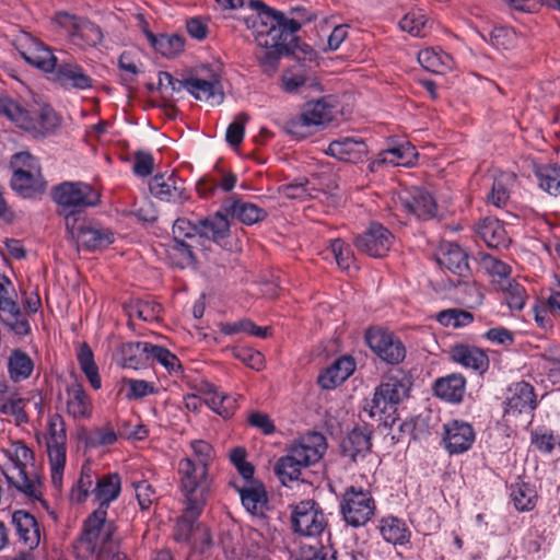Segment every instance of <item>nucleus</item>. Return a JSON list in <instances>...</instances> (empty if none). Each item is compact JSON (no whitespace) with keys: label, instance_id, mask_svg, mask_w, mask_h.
<instances>
[{"label":"nucleus","instance_id":"f257e3e1","mask_svg":"<svg viewBox=\"0 0 560 560\" xmlns=\"http://www.w3.org/2000/svg\"><path fill=\"white\" fill-rule=\"evenodd\" d=\"M248 8L255 13L244 18V23L248 30L253 31L257 45H267L271 38L288 39L292 33L300 31L298 22L289 20L283 12L267 5L261 0H249Z\"/></svg>","mask_w":560,"mask_h":560},{"label":"nucleus","instance_id":"f03ea898","mask_svg":"<svg viewBox=\"0 0 560 560\" xmlns=\"http://www.w3.org/2000/svg\"><path fill=\"white\" fill-rule=\"evenodd\" d=\"M0 115L34 137H46L55 132L60 125L58 114L51 106L28 108L7 96L0 97Z\"/></svg>","mask_w":560,"mask_h":560},{"label":"nucleus","instance_id":"7ed1b4c3","mask_svg":"<svg viewBox=\"0 0 560 560\" xmlns=\"http://www.w3.org/2000/svg\"><path fill=\"white\" fill-rule=\"evenodd\" d=\"M411 386V378L402 372L384 377L375 388L370 416H382L388 412L384 418V425L393 428L399 420L396 416L397 406L409 398Z\"/></svg>","mask_w":560,"mask_h":560},{"label":"nucleus","instance_id":"20e7f679","mask_svg":"<svg viewBox=\"0 0 560 560\" xmlns=\"http://www.w3.org/2000/svg\"><path fill=\"white\" fill-rule=\"evenodd\" d=\"M51 198L58 206V214L67 218L82 219L86 209L101 202V194L90 184L83 182H63L51 190Z\"/></svg>","mask_w":560,"mask_h":560},{"label":"nucleus","instance_id":"39448f33","mask_svg":"<svg viewBox=\"0 0 560 560\" xmlns=\"http://www.w3.org/2000/svg\"><path fill=\"white\" fill-rule=\"evenodd\" d=\"M339 509L346 524L358 528L366 525L374 516L376 503L371 491L350 486L341 495Z\"/></svg>","mask_w":560,"mask_h":560},{"label":"nucleus","instance_id":"423d86ee","mask_svg":"<svg viewBox=\"0 0 560 560\" xmlns=\"http://www.w3.org/2000/svg\"><path fill=\"white\" fill-rule=\"evenodd\" d=\"M121 491V480L117 472L106 474L96 478V485L92 490L96 500L100 502L98 508L93 511L86 518V528L84 538L89 542L94 537L97 526L107 517L109 504L115 501Z\"/></svg>","mask_w":560,"mask_h":560},{"label":"nucleus","instance_id":"0eeeda50","mask_svg":"<svg viewBox=\"0 0 560 560\" xmlns=\"http://www.w3.org/2000/svg\"><path fill=\"white\" fill-rule=\"evenodd\" d=\"M332 120V107L325 98L307 102L301 114L289 119L284 129L288 133L304 139L314 130Z\"/></svg>","mask_w":560,"mask_h":560},{"label":"nucleus","instance_id":"6e6552de","mask_svg":"<svg viewBox=\"0 0 560 560\" xmlns=\"http://www.w3.org/2000/svg\"><path fill=\"white\" fill-rule=\"evenodd\" d=\"M66 230L72 240H75L89 252L104 249L115 240L114 233L109 229L102 228L100 223L89 219L88 215L82 219L67 218Z\"/></svg>","mask_w":560,"mask_h":560},{"label":"nucleus","instance_id":"1a4fd4ad","mask_svg":"<svg viewBox=\"0 0 560 560\" xmlns=\"http://www.w3.org/2000/svg\"><path fill=\"white\" fill-rule=\"evenodd\" d=\"M178 474L185 501L207 503L211 489L208 468L186 457L178 463Z\"/></svg>","mask_w":560,"mask_h":560},{"label":"nucleus","instance_id":"9d476101","mask_svg":"<svg viewBox=\"0 0 560 560\" xmlns=\"http://www.w3.org/2000/svg\"><path fill=\"white\" fill-rule=\"evenodd\" d=\"M438 262L453 275L464 279V281H458V284L465 285L469 292L475 293V303L481 304L483 300L481 288L476 282L466 281L471 276L469 256L458 244L447 243L443 245Z\"/></svg>","mask_w":560,"mask_h":560},{"label":"nucleus","instance_id":"9b49d317","mask_svg":"<svg viewBox=\"0 0 560 560\" xmlns=\"http://www.w3.org/2000/svg\"><path fill=\"white\" fill-rule=\"evenodd\" d=\"M293 532L300 536L314 537L320 535L328 522L319 504L314 500L299 502L291 514Z\"/></svg>","mask_w":560,"mask_h":560},{"label":"nucleus","instance_id":"f8f14e48","mask_svg":"<svg viewBox=\"0 0 560 560\" xmlns=\"http://www.w3.org/2000/svg\"><path fill=\"white\" fill-rule=\"evenodd\" d=\"M365 341L370 349L384 362L397 365L406 358L404 342L392 331L376 327L365 332Z\"/></svg>","mask_w":560,"mask_h":560},{"label":"nucleus","instance_id":"ddd939ff","mask_svg":"<svg viewBox=\"0 0 560 560\" xmlns=\"http://www.w3.org/2000/svg\"><path fill=\"white\" fill-rule=\"evenodd\" d=\"M172 234V249L177 253L187 265H197L198 259L194 249L201 248L197 220L191 221L187 218H177L173 223Z\"/></svg>","mask_w":560,"mask_h":560},{"label":"nucleus","instance_id":"4468645a","mask_svg":"<svg viewBox=\"0 0 560 560\" xmlns=\"http://www.w3.org/2000/svg\"><path fill=\"white\" fill-rule=\"evenodd\" d=\"M13 467L5 472L10 486L24 493L28 498L37 499V490L34 480L26 474V465L33 460V452L22 441L12 444Z\"/></svg>","mask_w":560,"mask_h":560},{"label":"nucleus","instance_id":"2eb2a0df","mask_svg":"<svg viewBox=\"0 0 560 560\" xmlns=\"http://www.w3.org/2000/svg\"><path fill=\"white\" fill-rule=\"evenodd\" d=\"M393 233L378 222L370 223L369 228L358 234L353 244L355 248L370 257H384L393 245Z\"/></svg>","mask_w":560,"mask_h":560},{"label":"nucleus","instance_id":"dca6fc26","mask_svg":"<svg viewBox=\"0 0 560 560\" xmlns=\"http://www.w3.org/2000/svg\"><path fill=\"white\" fill-rule=\"evenodd\" d=\"M54 21L62 27L73 39H81L88 46H96L103 40V33L98 25L85 18L59 11L55 14Z\"/></svg>","mask_w":560,"mask_h":560},{"label":"nucleus","instance_id":"f3484780","mask_svg":"<svg viewBox=\"0 0 560 560\" xmlns=\"http://www.w3.org/2000/svg\"><path fill=\"white\" fill-rule=\"evenodd\" d=\"M49 80L65 90L84 91L93 88L94 80L73 59H58Z\"/></svg>","mask_w":560,"mask_h":560},{"label":"nucleus","instance_id":"a211bd4d","mask_svg":"<svg viewBox=\"0 0 560 560\" xmlns=\"http://www.w3.org/2000/svg\"><path fill=\"white\" fill-rule=\"evenodd\" d=\"M476 440L472 425L463 420H451L443 425L442 442L450 455H458L471 448Z\"/></svg>","mask_w":560,"mask_h":560},{"label":"nucleus","instance_id":"6ab92c4d","mask_svg":"<svg viewBox=\"0 0 560 560\" xmlns=\"http://www.w3.org/2000/svg\"><path fill=\"white\" fill-rule=\"evenodd\" d=\"M402 209L419 220H430L436 215L438 205L433 196L422 187H412L399 195Z\"/></svg>","mask_w":560,"mask_h":560},{"label":"nucleus","instance_id":"aec40b11","mask_svg":"<svg viewBox=\"0 0 560 560\" xmlns=\"http://www.w3.org/2000/svg\"><path fill=\"white\" fill-rule=\"evenodd\" d=\"M373 431L369 425L354 427L340 443V453L351 464H357L372 452Z\"/></svg>","mask_w":560,"mask_h":560},{"label":"nucleus","instance_id":"412c9836","mask_svg":"<svg viewBox=\"0 0 560 560\" xmlns=\"http://www.w3.org/2000/svg\"><path fill=\"white\" fill-rule=\"evenodd\" d=\"M504 415L517 416L532 412L537 407L536 393L533 385L525 381L511 384L506 390Z\"/></svg>","mask_w":560,"mask_h":560},{"label":"nucleus","instance_id":"4be33fe9","mask_svg":"<svg viewBox=\"0 0 560 560\" xmlns=\"http://www.w3.org/2000/svg\"><path fill=\"white\" fill-rule=\"evenodd\" d=\"M327 450V441L319 432H308L299 442L292 444L289 452L301 462L304 467L317 463Z\"/></svg>","mask_w":560,"mask_h":560},{"label":"nucleus","instance_id":"5701e85b","mask_svg":"<svg viewBox=\"0 0 560 560\" xmlns=\"http://www.w3.org/2000/svg\"><path fill=\"white\" fill-rule=\"evenodd\" d=\"M325 153L345 163L363 162L369 153V147L362 138L342 137L331 141Z\"/></svg>","mask_w":560,"mask_h":560},{"label":"nucleus","instance_id":"b1692460","mask_svg":"<svg viewBox=\"0 0 560 560\" xmlns=\"http://www.w3.org/2000/svg\"><path fill=\"white\" fill-rule=\"evenodd\" d=\"M228 217L229 215L222 207L221 210L197 220L201 248L205 246L206 241L220 244L223 240L230 236L231 224Z\"/></svg>","mask_w":560,"mask_h":560},{"label":"nucleus","instance_id":"393cba45","mask_svg":"<svg viewBox=\"0 0 560 560\" xmlns=\"http://www.w3.org/2000/svg\"><path fill=\"white\" fill-rule=\"evenodd\" d=\"M183 185L184 182L173 172L168 175H154L150 180L149 188L150 192L162 201L184 202L189 199V195Z\"/></svg>","mask_w":560,"mask_h":560},{"label":"nucleus","instance_id":"a878e982","mask_svg":"<svg viewBox=\"0 0 560 560\" xmlns=\"http://www.w3.org/2000/svg\"><path fill=\"white\" fill-rule=\"evenodd\" d=\"M86 528V520L83 523V527L80 536L73 544V547L82 551L84 556H91L94 553H101L106 549H110V542L113 539V534L116 529L113 522H107L106 518L102 522V525L97 526L94 532V537H91V541L89 542L84 538Z\"/></svg>","mask_w":560,"mask_h":560},{"label":"nucleus","instance_id":"bb28decb","mask_svg":"<svg viewBox=\"0 0 560 560\" xmlns=\"http://www.w3.org/2000/svg\"><path fill=\"white\" fill-rule=\"evenodd\" d=\"M264 48L260 52L256 54L258 65L261 71L267 77H272L278 68L282 57H290L294 52L292 46L288 45V39L271 38L267 45H258Z\"/></svg>","mask_w":560,"mask_h":560},{"label":"nucleus","instance_id":"cd10ccee","mask_svg":"<svg viewBox=\"0 0 560 560\" xmlns=\"http://www.w3.org/2000/svg\"><path fill=\"white\" fill-rule=\"evenodd\" d=\"M231 485L235 488L241 497L242 504L250 514L258 517H266V510L268 505L267 491L259 480H252L249 485L237 486L234 482Z\"/></svg>","mask_w":560,"mask_h":560},{"label":"nucleus","instance_id":"c85d7f7f","mask_svg":"<svg viewBox=\"0 0 560 560\" xmlns=\"http://www.w3.org/2000/svg\"><path fill=\"white\" fill-rule=\"evenodd\" d=\"M11 188L23 198H34L45 192L47 183L45 182L40 171H13Z\"/></svg>","mask_w":560,"mask_h":560},{"label":"nucleus","instance_id":"c756f323","mask_svg":"<svg viewBox=\"0 0 560 560\" xmlns=\"http://www.w3.org/2000/svg\"><path fill=\"white\" fill-rule=\"evenodd\" d=\"M316 73L312 66L296 63L283 71L281 75V88L285 93H298L303 86H318Z\"/></svg>","mask_w":560,"mask_h":560},{"label":"nucleus","instance_id":"7c9ffc66","mask_svg":"<svg viewBox=\"0 0 560 560\" xmlns=\"http://www.w3.org/2000/svg\"><path fill=\"white\" fill-rule=\"evenodd\" d=\"M432 390L442 400L459 404L466 393V378L460 373L439 377L433 382Z\"/></svg>","mask_w":560,"mask_h":560},{"label":"nucleus","instance_id":"2f4dec72","mask_svg":"<svg viewBox=\"0 0 560 560\" xmlns=\"http://www.w3.org/2000/svg\"><path fill=\"white\" fill-rule=\"evenodd\" d=\"M187 91L199 101L213 104H221L224 100V92L218 74L212 73L209 80L188 78Z\"/></svg>","mask_w":560,"mask_h":560},{"label":"nucleus","instance_id":"473e14b6","mask_svg":"<svg viewBox=\"0 0 560 560\" xmlns=\"http://www.w3.org/2000/svg\"><path fill=\"white\" fill-rule=\"evenodd\" d=\"M354 370L355 361L352 357H340L318 375L317 383L324 389H332L345 382Z\"/></svg>","mask_w":560,"mask_h":560},{"label":"nucleus","instance_id":"72a5a7b5","mask_svg":"<svg viewBox=\"0 0 560 560\" xmlns=\"http://www.w3.org/2000/svg\"><path fill=\"white\" fill-rule=\"evenodd\" d=\"M23 59L31 66L49 74L56 67L58 57L43 42L31 38L28 46L21 51Z\"/></svg>","mask_w":560,"mask_h":560},{"label":"nucleus","instance_id":"f704fd0d","mask_svg":"<svg viewBox=\"0 0 560 560\" xmlns=\"http://www.w3.org/2000/svg\"><path fill=\"white\" fill-rule=\"evenodd\" d=\"M223 210L228 215L237 219L246 225L261 222L268 217V212L265 209L241 199H228L223 203Z\"/></svg>","mask_w":560,"mask_h":560},{"label":"nucleus","instance_id":"c9c22d12","mask_svg":"<svg viewBox=\"0 0 560 560\" xmlns=\"http://www.w3.org/2000/svg\"><path fill=\"white\" fill-rule=\"evenodd\" d=\"M207 503L188 502L183 514L177 518L173 537L177 542H188L197 526V522Z\"/></svg>","mask_w":560,"mask_h":560},{"label":"nucleus","instance_id":"e433bc0d","mask_svg":"<svg viewBox=\"0 0 560 560\" xmlns=\"http://www.w3.org/2000/svg\"><path fill=\"white\" fill-rule=\"evenodd\" d=\"M451 359L468 369L483 373L489 368V358L486 352L468 345H455L451 349Z\"/></svg>","mask_w":560,"mask_h":560},{"label":"nucleus","instance_id":"4c0bfd02","mask_svg":"<svg viewBox=\"0 0 560 560\" xmlns=\"http://www.w3.org/2000/svg\"><path fill=\"white\" fill-rule=\"evenodd\" d=\"M12 523L15 526L19 539L30 549L39 545L40 533L36 518L24 510H18L12 514Z\"/></svg>","mask_w":560,"mask_h":560},{"label":"nucleus","instance_id":"58836bf2","mask_svg":"<svg viewBox=\"0 0 560 560\" xmlns=\"http://www.w3.org/2000/svg\"><path fill=\"white\" fill-rule=\"evenodd\" d=\"M510 497L518 512H528L535 509L538 492L535 485L521 478L510 486Z\"/></svg>","mask_w":560,"mask_h":560},{"label":"nucleus","instance_id":"ea45409f","mask_svg":"<svg viewBox=\"0 0 560 560\" xmlns=\"http://www.w3.org/2000/svg\"><path fill=\"white\" fill-rule=\"evenodd\" d=\"M69 396L67 400V411L74 419L90 418L92 413V404L81 383H73L67 387Z\"/></svg>","mask_w":560,"mask_h":560},{"label":"nucleus","instance_id":"a19ab883","mask_svg":"<svg viewBox=\"0 0 560 560\" xmlns=\"http://www.w3.org/2000/svg\"><path fill=\"white\" fill-rule=\"evenodd\" d=\"M150 342L129 341L119 348L121 364L124 368L139 369L149 365Z\"/></svg>","mask_w":560,"mask_h":560},{"label":"nucleus","instance_id":"79ce46f5","mask_svg":"<svg viewBox=\"0 0 560 560\" xmlns=\"http://www.w3.org/2000/svg\"><path fill=\"white\" fill-rule=\"evenodd\" d=\"M380 532L382 537L393 545H405L409 542L411 536L406 523L396 516L383 517Z\"/></svg>","mask_w":560,"mask_h":560},{"label":"nucleus","instance_id":"37998d69","mask_svg":"<svg viewBox=\"0 0 560 560\" xmlns=\"http://www.w3.org/2000/svg\"><path fill=\"white\" fill-rule=\"evenodd\" d=\"M478 233L488 247L505 246L508 236L503 224L498 219L485 218L479 222Z\"/></svg>","mask_w":560,"mask_h":560},{"label":"nucleus","instance_id":"c03bdc74","mask_svg":"<svg viewBox=\"0 0 560 560\" xmlns=\"http://www.w3.org/2000/svg\"><path fill=\"white\" fill-rule=\"evenodd\" d=\"M34 370L32 358L21 349H13L8 359V371L14 382L28 378Z\"/></svg>","mask_w":560,"mask_h":560},{"label":"nucleus","instance_id":"a18cd8bd","mask_svg":"<svg viewBox=\"0 0 560 560\" xmlns=\"http://www.w3.org/2000/svg\"><path fill=\"white\" fill-rule=\"evenodd\" d=\"M145 35L152 47L164 57L171 58L184 48L185 40L179 35H154L150 31H145Z\"/></svg>","mask_w":560,"mask_h":560},{"label":"nucleus","instance_id":"49530a36","mask_svg":"<svg viewBox=\"0 0 560 560\" xmlns=\"http://www.w3.org/2000/svg\"><path fill=\"white\" fill-rule=\"evenodd\" d=\"M78 362L91 386L94 389H100L102 387V381L98 368L94 361L93 351L86 342H83L80 347L78 352Z\"/></svg>","mask_w":560,"mask_h":560},{"label":"nucleus","instance_id":"de8ad7c7","mask_svg":"<svg viewBox=\"0 0 560 560\" xmlns=\"http://www.w3.org/2000/svg\"><path fill=\"white\" fill-rule=\"evenodd\" d=\"M303 467L301 462L289 452L277 460L273 470L281 483L288 486L289 482L300 478Z\"/></svg>","mask_w":560,"mask_h":560},{"label":"nucleus","instance_id":"09e8293b","mask_svg":"<svg viewBox=\"0 0 560 560\" xmlns=\"http://www.w3.org/2000/svg\"><path fill=\"white\" fill-rule=\"evenodd\" d=\"M535 175L541 189L551 196H560V167L557 164L538 166Z\"/></svg>","mask_w":560,"mask_h":560},{"label":"nucleus","instance_id":"8fccbe9b","mask_svg":"<svg viewBox=\"0 0 560 560\" xmlns=\"http://www.w3.org/2000/svg\"><path fill=\"white\" fill-rule=\"evenodd\" d=\"M418 60L427 70L440 73L451 68L452 58L443 51L427 48L419 52Z\"/></svg>","mask_w":560,"mask_h":560},{"label":"nucleus","instance_id":"3c124183","mask_svg":"<svg viewBox=\"0 0 560 560\" xmlns=\"http://www.w3.org/2000/svg\"><path fill=\"white\" fill-rule=\"evenodd\" d=\"M0 319L11 331L18 336H27L32 331L27 314L23 313L20 306L16 307V310H10L0 314Z\"/></svg>","mask_w":560,"mask_h":560},{"label":"nucleus","instance_id":"603ef678","mask_svg":"<svg viewBox=\"0 0 560 560\" xmlns=\"http://www.w3.org/2000/svg\"><path fill=\"white\" fill-rule=\"evenodd\" d=\"M84 444L90 448L113 445L117 441V434L114 429L106 424L105 427L93 428L82 436Z\"/></svg>","mask_w":560,"mask_h":560},{"label":"nucleus","instance_id":"864d4df0","mask_svg":"<svg viewBox=\"0 0 560 560\" xmlns=\"http://www.w3.org/2000/svg\"><path fill=\"white\" fill-rule=\"evenodd\" d=\"M153 361L159 362L171 374H178L182 372L180 361L174 353L162 346L151 343L149 348V364Z\"/></svg>","mask_w":560,"mask_h":560},{"label":"nucleus","instance_id":"5fc2aeb1","mask_svg":"<svg viewBox=\"0 0 560 560\" xmlns=\"http://www.w3.org/2000/svg\"><path fill=\"white\" fill-rule=\"evenodd\" d=\"M427 16L420 9H413L406 13L399 21L401 31L409 33L411 36H424V28L427 25Z\"/></svg>","mask_w":560,"mask_h":560},{"label":"nucleus","instance_id":"6e6d98bb","mask_svg":"<svg viewBox=\"0 0 560 560\" xmlns=\"http://www.w3.org/2000/svg\"><path fill=\"white\" fill-rule=\"evenodd\" d=\"M288 45L292 46L294 49V52L290 54V57L295 59L298 63H306L310 66L314 63L315 67L318 66L316 50L310 45L301 43L296 33H292V35L288 36Z\"/></svg>","mask_w":560,"mask_h":560},{"label":"nucleus","instance_id":"4d7b16f0","mask_svg":"<svg viewBox=\"0 0 560 560\" xmlns=\"http://www.w3.org/2000/svg\"><path fill=\"white\" fill-rule=\"evenodd\" d=\"M435 318L441 325L454 328L464 327L474 322V315L470 312L459 308L443 310L436 314Z\"/></svg>","mask_w":560,"mask_h":560},{"label":"nucleus","instance_id":"13d9d810","mask_svg":"<svg viewBox=\"0 0 560 560\" xmlns=\"http://www.w3.org/2000/svg\"><path fill=\"white\" fill-rule=\"evenodd\" d=\"M504 300L512 311H522L525 306L527 293L525 288L515 280H508L506 285L502 287Z\"/></svg>","mask_w":560,"mask_h":560},{"label":"nucleus","instance_id":"bf43d9fd","mask_svg":"<svg viewBox=\"0 0 560 560\" xmlns=\"http://www.w3.org/2000/svg\"><path fill=\"white\" fill-rule=\"evenodd\" d=\"M18 292L12 281L0 273V314L19 307Z\"/></svg>","mask_w":560,"mask_h":560},{"label":"nucleus","instance_id":"052dcab7","mask_svg":"<svg viewBox=\"0 0 560 560\" xmlns=\"http://www.w3.org/2000/svg\"><path fill=\"white\" fill-rule=\"evenodd\" d=\"M47 454L51 466L52 480L56 481L57 475L61 479V472L66 465V442L47 443Z\"/></svg>","mask_w":560,"mask_h":560},{"label":"nucleus","instance_id":"680f3d73","mask_svg":"<svg viewBox=\"0 0 560 560\" xmlns=\"http://www.w3.org/2000/svg\"><path fill=\"white\" fill-rule=\"evenodd\" d=\"M483 38L497 49L506 50L514 46L516 36L512 28L499 26L493 27L489 32L488 37L483 36Z\"/></svg>","mask_w":560,"mask_h":560},{"label":"nucleus","instance_id":"e2e57ef3","mask_svg":"<svg viewBox=\"0 0 560 560\" xmlns=\"http://www.w3.org/2000/svg\"><path fill=\"white\" fill-rule=\"evenodd\" d=\"M163 311V306L151 300H137L135 304L131 306V313L137 315L144 322H153L158 320L160 314Z\"/></svg>","mask_w":560,"mask_h":560},{"label":"nucleus","instance_id":"0e129e2a","mask_svg":"<svg viewBox=\"0 0 560 560\" xmlns=\"http://www.w3.org/2000/svg\"><path fill=\"white\" fill-rule=\"evenodd\" d=\"M207 404L214 412L225 419L232 417L236 409V399L224 393L210 396Z\"/></svg>","mask_w":560,"mask_h":560},{"label":"nucleus","instance_id":"69168bd1","mask_svg":"<svg viewBox=\"0 0 560 560\" xmlns=\"http://www.w3.org/2000/svg\"><path fill=\"white\" fill-rule=\"evenodd\" d=\"M387 153L394 156V159L390 160V164L394 166L411 165L413 160L418 156L416 148L408 141L387 149Z\"/></svg>","mask_w":560,"mask_h":560},{"label":"nucleus","instance_id":"338daca9","mask_svg":"<svg viewBox=\"0 0 560 560\" xmlns=\"http://www.w3.org/2000/svg\"><path fill=\"white\" fill-rule=\"evenodd\" d=\"M248 115L245 113H240L235 116L233 122L228 126L225 132V141L232 145L237 147L242 143L245 135V124L248 120Z\"/></svg>","mask_w":560,"mask_h":560},{"label":"nucleus","instance_id":"774afa93","mask_svg":"<svg viewBox=\"0 0 560 560\" xmlns=\"http://www.w3.org/2000/svg\"><path fill=\"white\" fill-rule=\"evenodd\" d=\"M330 249L335 256V259L338 266L347 270L350 268L351 264L354 260V255L351 249V246L341 238H335L330 243Z\"/></svg>","mask_w":560,"mask_h":560}]
</instances>
